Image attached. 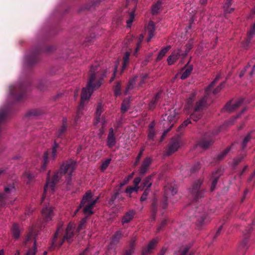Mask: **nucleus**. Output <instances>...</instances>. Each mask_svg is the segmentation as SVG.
<instances>
[{"label": "nucleus", "instance_id": "nucleus-1", "mask_svg": "<svg viewBox=\"0 0 255 255\" xmlns=\"http://www.w3.org/2000/svg\"><path fill=\"white\" fill-rule=\"evenodd\" d=\"M108 73H110L109 70L106 69L101 71L100 67L97 64L91 66L89 71V81L86 87L82 89L80 103L73 121L74 126H80L81 122L84 119L83 109L85 101L90 98L95 89H98L101 86L103 80L106 77Z\"/></svg>", "mask_w": 255, "mask_h": 255}, {"label": "nucleus", "instance_id": "nucleus-2", "mask_svg": "<svg viewBox=\"0 0 255 255\" xmlns=\"http://www.w3.org/2000/svg\"><path fill=\"white\" fill-rule=\"evenodd\" d=\"M221 77V76L220 74H218L216 76L215 79L206 88L205 95L204 97L197 101L195 105H194V102L195 98V94H192L188 98L186 107L188 109H191L192 111V113L190 115V117L193 119V121L196 122L201 118V112L206 105L207 99L211 93L212 88L215 86Z\"/></svg>", "mask_w": 255, "mask_h": 255}, {"label": "nucleus", "instance_id": "nucleus-3", "mask_svg": "<svg viewBox=\"0 0 255 255\" xmlns=\"http://www.w3.org/2000/svg\"><path fill=\"white\" fill-rule=\"evenodd\" d=\"M76 168V162L74 160H70L64 163L59 170L55 173L51 179L49 177L48 173L47 177V181L44 186V191L46 192L48 188H50L52 192L54 191L55 185L58 183L63 176H65L66 181L68 186L70 185L71 177L72 173Z\"/></svg>", "mask_w": 255, "mask_h": 255}, {"label": "nucleus", "instance_id": "nucleus-4", "mask_svg": "<svg viewBox=\"0 0 255 255\" xmlns=\"http://www.w3.org/2000/svg\"><path fill=\"white\" fill-rule=\"evenodd\" d=\"M30 85V80L27 79L24 82L21 81L16 84L11 86L10 92L13 98L17 101L22 100Z\"/></svg>", "mask_w": 255, "mask_h": 255}, {"label": "nucleus", "instance_id": "nucleus-5", "mask_svg": "<svg viewBox=\"0 0 255 255\" xmlns=\"http://www.w3.org/2000/svg\"><path fill=\"white\" fill-rule=\"evenodd\" d=\"M55 50V47L53 45H48L46 46L44 49L40 47H37L33 49L25 57V62L27 66L30 67L38 60V55L42 52L49 53Z\"/></svg>", "mask_w": 255, "mask_h": 255}, {"label": "nucleus", "instance_id": "nucleus-6", "mask_svg": "<svg viewBox=\"0 0 255 255\" xmlns=\"http://www.w3.org/2000/svg\"><path fill=\"white\" fill-rule=\"evenodd\" d=\"M225 126V125H222L220 128L215 129L212 133L207 132L205 133L203 137L198 141V145L205 149L208 148L214 143L213 136L218 134L221 129L223 128Z\"/></svg>", "mask_w": 255, "mask_h": 255}, {"label": "nucleus", "instance_id": "nucleus-7", "mask_svg": "<svg viewBox=\"0 0 255 255\" xmlns=\"http://www.w3.org/2000/svg\"><path fill=\"white\" fill-rule=\"evenodd\" d=\"M202 180H197L193 183L192 188L190 189L192 196L195 201L204 196L205 190L202 186Z\"/></svg>", "mask_w": 255, "mask_h": 255}, {"label": "nucleus", "instance_id": "nucleus-8", "mask_svg": "<svg viewBox=\"0 0 255 255\" xmlns=\"http://www.w3.org/2000/svg\"><path fill=\"white\" fill-rule=\"evenodd\" d=\"M201 208V207L198 208V211H196L194 216L195 218L196 219L195 223L198 229H201L203 226L209 222V219L206 213L200 212Z\"/></svg>", "mask_w": 255, "mask_h": 255}, {"label": "nucleus", "instance_id": "nucleus-9", "mask_svg": "<svg viewBox=\"0 0 255 255\" xmlns=\"http://www.w3.org/2000/svg\"><path fill=\"white\" fill-rule=\"evenodd\" d=\"M30 242H33V248L30 249L26 255H35L37 251L36 246V239L34 234L32 232H30L27 235L24 242V244L26 247H28V244Z\"/></svg>", "mask_w": 255, "mask_h": 255}, {"label": "nucleus", "instance_id": "nucleus-10", "mask_svg": "<svg viewBox=\"0 0 255 255\" xmlns=\"http://www.w3.org/2000/svg\"><path fill=\"white\" fill-rule=\"evenodd\" d=\"M178 115L179 112H176V110L170 109L165 114L164 120L165 121L166 119L169 127L172 128L174 123L177 121L179 118Z\"/></svg>", "mask_w": 255, "mask_h": 255}, {"label": "nucleus", "instance_id": "nucleus-11", "mask_svg": "<svg viewBox=\"0 0 255 255\" xmlns=\"http://www.w3.org/2000/svg\"><path fill=\"white\" fill-rule=\"evenodd\" d=\"M177 192V187L175 186L167 185L164 187V197L162 201V208L166 209L167 206V199L170 195L173 196Z\"/></svg>", "mask_w": 255, "mask_h": 255}, {"label": "nucleus", "instance_id": "nucleus-12", "mask_svg": "<svg viewBox=\"0 0 255 255\" xmlns=\"http://www.w3.org/2000/svg\"><path fill=\"white\" fill-rule=\"evenodd\" d=\"M41 214L44 221V223L42 224V225L44 227L45 226V223L52 220L54 215L53 208L49 205L46 206L42 209Z\"/></svg>", "mask_w": 255, "mask_h": 255}, {"label": "nucleus", "instance_id": "nucleus-13", "mask_svg": "<svg viewBox=\"0 0 255 255\" xmlns=\"http://www.w3.org/2000/svg\"><path fill=\"white\" fill-rule=\"evenodd\" d=\"M244 102V99L241 98L235 104H232L231 101L228 102L223 109V111H228L230 113L233 112L240 107Z\"/></svg>", "mask_w": 255, "mask_h": 255}, {"label": "nucleus", "instance_id": "nucleus-14", "mask_svg": "<svg viewBox=\"0 0 255 255\" xmlns=\"http://www.w3.org/2000/svg\"><path fill=\"white\" fill-rule=\"evenodd\" d=\"M74 227L71 224H69L66 230L65 234L60 244V246L62 245L63 242L67 240L69 243L71 242V239L74 235Z\"/></svg>", "mask_w": 255, "mask_h": 255}, {"label": "nucleus", "instance_id": "nucleus-15", "mask_svg": "<svg viewBox=\"0 0 255 255\" xmlns=\"http://www.w3.org/2000/svg\"><path fill=\"white\" fill-rule=\"evenodd\" d=\"M223 171L221 168H218L215 171L213 172L212 174V184L211 186V191H213L215 190L217 183L220 176L222 175Z\"/></svg>", "mask_w": 255, "mask_h": 255}, {"label": "nucleus", "instance_id": "nucleus-16", "mask_svg": "<svg viewBox=\"0 0 255 255\" xmlns=\"http://www.w3.org/2000/svg\"><path fill=\"white\" fill-rule=\"evenodd\" d=\"M4 193H0V206L3 207L5 203L4 200L7 197L6 194L10 193L14 191L13 185L9 184L6 186L4 189Z\"/></svg>", "mask_w": 255, "mask_h": 255}, {"label": "nucleus", "instance_id": "nucleus-17", "mask_svg": "<svg viewBox=\"0 0 255 255\" xmlns=\"http://www.w3.org/2000/svg\"><path fill=\"white\" fill-rule=\"evenodd\" d=\"M151 162L152 159L150 157H146L144 159L138 170L140 175L143 176L147 172Z\"/></svg>", "mask_w": 255, "mask_h": 255}, {"label": "nucleus", "instance_id": "nucleus-18", "mask_svg": "<svg viewBox=\"0 0 255 255\" xmlns=\"http://www.w3.org/2000/svg\"><path fill=\"white\" fill-rule=\"evenodd\" d=\"M180 56L182 57L181 49H177L174 50L167 59L168 64L170 65L173 64Z\"/></svg>", "mask_w": 255, "mask_h": 255}, {"label": "nucleus", "instance_id": "nucleus-19", "mask_svg": "<svg viewBox=\"0 0 255 255\" xmlns=\"http://www.w3.org/2000/svg\"><path fill=\"white\" fill-rule=\"evenodd\" d=\"M179 146V140L176 139H172L169 143L167 154L168 155L172 154L178 150Z\"/></svg>", "mask_w": 255, "mask_h": 255}, {"label": "nucleus", "instance_id": "nucleus-20", "mask_svg": "<svg viewBox=\"0 0 255 255\" xmlns=\"http://www.w3.org/2000/svg\"><path fill=\"white\" fill-rule=\"evenodd\" d=\"M117 140L113 128L109 129L107 139V145L109 148H112L116 144Z\"/></svg>", "mask_w": 255, "mask_h": 255}, {"label": "nucleus", "instance_id": "nucleus-21", "mask_svg": "<svg viewBox=\"0 0 255 255\" xmlns=\"http://www.w3.org/2000/svg\"><path fill=\"white\" fill-rule=\"evenodd\" d=\"M67 119L66 118H63L62 126L57 132V138H62L64 137L65 133L67 130Z\"/></svg>", "mask_w": 255, "mask_h": 255}, {"label": "nucleus", "instance_id": "nucleus-22", "mask_svg": "<svg viewBox=\"0 0 255 255\" xmlns=\"http://www.w3.org/2000/svg\"><path fill=\"white\" fill-rule=\"evenodd\" d=\"M98 199L99 197H97L96 199L93 200L92 202L85 205L83 209L84 213L88 215V216L92 215L93 214L92 209H93L95 204L97 203Z\"/></svg>", "mask_w": 255, "mask_h": 255}, {"label": "nucleus", "instance_id": "nucleus-23", "mask_svg": "<svg viewBox=\"0 0 255 255\" xmlns=\"http://www.w3.org/2000/svg\"><path fill=\"white\" fill-rule=\"evenodd\" d=\"M123 236V234L121 231H117L112 237L110 242L111 246H116Z\"/></svg>", "mask_w": 255, "mask_h": 255}, {"label": "nucleus", "instance_id": "nucleus-24", "mask_svg": "<svg viewBox=\"0 0 255 255\" xmlns=\"http://www.w3.org/2000/svg\"><path fill=\"white\" fill-rule=\"evenodd\" d=\"M158 241L156 239L152 240L148 244L147 247L144 248L142 252V255H147L151 250L157 245Z\"/></svg>", "mask_w": 255, "mask_h": 255}, {"label": "nucleus", "instance_id": "nucleus-25", "mask_svg": "<svg viewBox=\"0 0 255 255\" xmlns=\"http://www.w3.org/2000/svg\"><path fill=\"white\" fill-rule=\"evenodd\" d=\"M92 199V195L91 191H88L83 196L82 199L81 200L80 208H82L85 206V205L87 203H90L93 200Z\"/></svg>", "mask_w": 255, "mask_h": 255}, {"label": "nucleus", "instance_id": "nucleus-26", "mask_svg": "<svg viewBox=\"0 0 255 255\" xmlns=\"http://www.w3.org/2000/svg\"><path fill=\"white\" fill-rule=\"evenodd\" d=\"M189 62L185 65L183 68V70H184L183 73L181 76V79L184 80L186 79L191 74L192 71L193 70V66L189 64Z\"/></svg>", "mask_w": 255, "mask_h": 255}, {"label": "nucleus", "instance_id": "nucleus-27", "mask_svg": "<svg viewBox=\"0 0 255 255\" xmlns=\"http://www.w3.org/2000/svg\"><path fill=\"white\" fill-rule=\"evenodd\" d=\"M153 175H150L145 178L141 183V187H142L141 190H144L145 188H149L150 189V187L152 185V181L151 178L153 177Z\"/></svg>", "mask_w": 255, "mask_h": 255}, {"label": "nucleus", "instance_id": "nucleus-28", "mask_svg": "<svg viewBox=\"0 0 255 255\" xmlns=\"http://www.w3.org/2000/svg\"><path fill=\"white\" fill-rule=\"evenodd\" d=\"M135 211L133 210H130L126 213L122 218V224H125L129 223L133 219Z\"/></svg>", "mask_w": 255, "mask_h": 255}, {"label": "nucleus", "instance_id": "nucleus-29", "mask_svg": "<svg viewBox=\"0 0 255 255\" xmlns=\"http://www.w3.org/2000/svg\"><path fill=\"white\" fill-rule=\"evenodd\" d=\"M163 4L162 1L158 0L155 3H154L151 8V13L153 15H156L161 9L162 5Z\"/></svg>", "mask_w": 255, "mask_h": 255}, {"label": "nucleus", "instance_id": "nucleus-30", "mask_svg": "<svg viewBox=\"0 0 255 255\" xmlns=\"http://www.w3.org/2000/svg\"><path fill=\"white\" fill-rule=\"evenodd\" d=\"M11 232L12 234V237L15 239L19 238L20 236V228L18 225L16 223H13L11 228Z\"/></svg>", "mask_w": 255, "mask_h": 255}, {"label": "nucleus", "instance_id": "nucleus-31", "mask_svg": "<svg viewBox=\"0 0 255 255\" xmlns=\"http://www.w3.org/2000/svg\"><path fill=\"white\" fill-rule=\"evenodd\" d=\"M137 78V76H134L131 79H130L128 81V83L127 86L126 87V89L125 90V94L127 95L129 91L131 90H132L136 82V79Z\"/></svg>", "mask_w": 255, "mask_h": 255}, {"label": "nucleus", "instance_id": "nucleus-32", "mask_svg": "<svg viewBox=\"0 0 255 255\" xmlns=\"http://www.w3.org/2000/svg\"><path fill=\"white\" fill-rule=\"evenodd\" d=\"M121 193V189L119 188L117 189H115L113 193L112 194L111 197L110 199L109 200V204L110 205H115V200L119 197L120 194Z\"/></svg>", "mask_w": 255, "mask_h": 255}, {"label": "nucleus", "instance_id": "nucleus-33", "mask_svg": "<svg viewBox=\"0 0 255 255\" xmlns=\"http://www.w3.org/2000/svg\"><path fill=\"white\" fill-rule=\"evenodd\" d=\"M171 48V46L168 45L163 48L159 52L156 58V61L161 60L162 58L165 55L168 50Z\"/></svg>", "mask_w": 255, "mask_h": 255}, {"label": "nucleus", "instance_id": "nucleus-34", "mask_svg": "<svg viewBox=\"0 0 255 255\" xmlns=\"http://www.w3.org/2000/svg\"><path fill=\"white\" fill-rule=\"evenodd\" d=\"M255 22H254L253 25L252 26V28H251L250 30L248 33V37H247L246 42L247 45H248L250 43L251 40H252L253 36L255 35Z\"/></svg>", "mask_w": 255, "mask_h": 255}, {"label": "nucleus", "instance_id": "nucleus-35", "mask_svg": "<svg viewBox=\"0 0 255 255\" xmlns=\"http://www.w3.org/2000/svg\"><path fill=\"white\" fill-rule=\"evenodd\" d=\"M114 94L116 97L121 95V83L118 81L116 83V85L114 87Z\"/></svg>", "mask_w": 255, "mask_h": 255}, {"label": "nucleus", "instance_id": "nucleus-36", "mask_svg": "<svg viewBox=\"0 0 255 255\" xmlns=\"http://www.w3.org/2000/svg\"><path fill=\"white\" fill-rule=\"evenodd\" d=\"M104 110L103 108V107L101 104H99L97 106V108L96 112V117L95 119L96 121H98V122H100L101 119V114L103 113Z\"/></svg>", "mask_w": 255, "mask_h": 255}, {"label": "nucleus", "instance_id": "nucleus-37", "mask_svg": "<svg viewBox=\"0 0 255 255\" xmlns=\"http://www.w3.org/2000/svg\"><path fill=\"white\" fill-rule=\"evenodd\" d=\"M252 132H250L248 133L244 138L243 142L242 143L241 145V149L242 150H244L247 146V145L249 141L251 140L252 137H251V133Z\"/></svg>", "mask_w": 255, "mask_h": 255}, {"label": "nucleus", "instance_id": "nucleus-38", "mask_svg": "<svg viewBox=\"0 0 255 255\" xmlns=\"http://www.w3.org/2000/svg\"><path fill=\"white\" fill-rule=\"evenodd\" d=\"M130 55V53L129 52H126L123 57V66H122V70H124L128 63V60H129V57Z\"/></svg>", "mask_w": 255, "mask_h": 255}, {"label": "nucleus", "instance_id": "nucleus-39", "mask_svg": "<svg viewBox=\"0 0 255 255\" xmlns=\"http://www.w3.org/2000/svg\"><path fill=\"white\" fill-rule=\"evenodd\" d=\"M246 111V108H244L242 111L239 113L236 116L232 117L230 120H229L226 123L227 126H229L232 125L235 120L238 119L245 111Z\"/></svg>", "mask_w": 255, "mask_h": 255}, {"label": "nucleus", "instance_id": "nucleus-40", "mask_svg": "<svg viewBox=\"0 0 255 255\" xmlns=\"http://www.w3.org/2000/svg\"><path fill=\"white\" fill-rule=\"evenodd\" d=\"M246 111V108H244L242 111L239 113L236 116L232 117L230 120H229L226 123L227 126H229L232 125L235 120L238 119L245 111Z\"/></svg>", "mask_w": 255, "mask_h": 255}, {"label": "nucleus", "instance_id": "nucleus-41", "mask_svg": "<svg viewBox=\"0 0 255 255\" xmlns=\"http://www.w3.org/2000/svg\"><path fill=\"white\" fill-rule=\"evenodd\" d=\"M231 147H228L224 150H223L222 152L219 154L217 156V160L220 161L222 160L228 154V153L231 150Z\"/></svg>", "mask_w": 255, "mask_h": 255}, {"label": "nucleus", "instance_id": "nucleus-42", "mask_svg": "<svg viewBox=\"0 0 255 255\" xmlns=\"http://www.w3.org/2000/svg\"><path fill=\"white\" fill-rule=\"evenodd\" d=\"M23 177L26 181L27 184H30L33 180L34 176L28 172H25L23 175Z\"/></svg>", "mask_w": 255, "mask_h": 255}, {"label": "nucleus", "instance_id": "nucleus-43", "mask_svg": "<svg viewBox=\"0 0 255 255\" xmlns=\"http://www.w3.org/2000/svg\"><path fill=\"white\" fill-rule=\"evenodd\" d=\"M41 114V111L39 110H32L28 111L26 116L28 117H37Z\"/></svg>", "mask_w": 255, "mask_h": 255}, {"label": "nucleus", "instance_id": "nucleus-44", "mask_svg": "<svg viewBox=\"0 0 255 255\" xmlns=\"http://www.w3.org/2000/svg\"><path fill=\"white\" fill-rule=\"evenodd\" d=\"M191 120H193L190 117L189 119H187L185 120L182 124L178 127V131H181L183 128H185L189 124L191 123Z\"/></svg>", "mask_w": 255, "mask_h": 255}, {"label": "nucleus", "instance_id": "nucleus-45", "mask_svg": "<svg viewBox=\"0 0 255 255\" xmlns=\"http://www.w3.org/2000/svg\"><path fill=\"white\" fill-rule=\"evenodd\" d=\"M246 156V154L243 153L238 155L236 158L234 159L233 164L235 166L238 165L240 163H241L243 159Z\"/></svg>", "mask_w": 255, "mask_h": 255}, {"label": "nucleus", "instance_id": "nucleus-46", "mask_svg": "<svg viewBox=\"0 0 255 255\" xmlns=\"http://www.w3.org/2000/svg\"><path fill=\"white\" fill-rule=\"evenodd\" d=\"M157 211V202L155 200H153L152 203V207H151V211H152V217L153 220H155L156 214Z\"/></svg>", "mask_w": 255, "mask_h": 255}, {"label": "nucleus", "instance_id": "nucleus-47", "mask_svg": "<svg viewBox=\"0 0 255 255\" xmlns=\"http://www.w3.org/2000/svg\"><path fill=\"white\" fill-rule=\"evenodd\" d=\"M129 107V103L124 100L121 105V112L123 114L126 113L128 110Z\"/></svg>", "mask_w": 255, "mask_h": 255}, {"label": "nucleus", "instance_id": "nucleus-48", "mask_svg": "<svg viewBox=\"0 0 255 255\" xmlns=\"http://www.w3.org/2000/svg\"><path fill=\"white\" fill-rule=\"evenodd\" d=\"M48 163V153L47 152H46L44 154L43 163L41 166V170L42 171H44L45 170Z\"/></svg>", "mask_w": 255, "mask_h": 255}, {"label": "nucleus", "instance_id": "nucleus-49", "mask_svg": "<svg viewBox=\"0 0 255 255\" xmlns=\"http://www.w3.org/2000/svg\"><path fill=\"white\" fill-rule=\"evenodd\" d=\"M148 74H142L140 76V80L138 83V86L139 87H143V85L145 84V80L148 78Z\"/></svg>", "mask_w": 255, "mask_h": 255}, {"label": "nucleus", "instance_id": "nucleus-50", "mask_svg": "<svg viewBox=\"0 0 255 255\" xmlns=\"http://www.w3.org/2000/svg\"><path fill=\"white\" fill-rule=\"evenodd\" d=\"M136 239L135 237H133L130 240L128 249L127 250L134 252L135 242Z\"/></svg>", "mask_w": 255, "mask_h": 255}, {"label": "nucleus", "instance_id": "nucleus-51", "mask_svg": "<svg viewBox=\"0 0 255 255\" xmlns=\"http://www.w3.org/2000/svg\"><path fill=\"white\" fill-rule=\"evenodd\" d=\"M111 158H107L105 161L103 162L101 166V170L102 171H105L111 162Z\"/></svg>", "mask_w": 255, "mask_h": 255}, {"label": "nucleus", "instance_id": "nucleus-52", "mask_svg": "<svg viewBox=\"0 0 255 255\" xmlns=\"http://www.w3.org/2000/svg\"><path fill=\"white\" fill-rule=\"evenodd\" d=\"M134 18V11H131L129 14V18L127 20L128 27H130L132 22Z\"/></svg>", "mask_w": 255, "mask_h": 255}, {"label": "nucleus", "instance_id": "nucleus-53", "mask_svg": "<svg viewBox=\"0 0 255 255\" xmlns=\"http://www.w3.org/2000/svg\"><path fill=\"white\" fill-rule=\"evenodd\" d=\"M144 36L143 34H141L139 35V38H138V41L136 43V47L135 49V50L134 51V54L135 55L136 53L138 52V51L139 49L140 44L141 43V42L142 41L143 39Z\"/></svg>", "mask_w": 255, "mask_h": 255}, {"label": "nucleus", "instance_id": "nucleus-54", "mask_svg": "<svg viewBox=\"0 0 255 255\" xmlns=\"http://www.w3.org/2000/svg\"><path fill=\"white\" fill-rule=\"evenodd\" d=\"M192 46L191 44H188L185 46V50L183 51L181 50V53L182 54V58L186 57L189 51L192 49Z\"/></svg>", "mask_w": 255, "mask_h": 255}, {"label": "nucleus", "instance_id": "nucleus-55", "mask_svg": "<svg viewBox=\"0 0 255 255\" xmlns=\"http://www.w3.org/2000/svg\"><path fill=\"white\" fill-rule=\"evenodd\" d=\"M150 191V189L149 188H145L144 190L143 194H142L140 200L141 202H143L145 201L147 199V197Z\"/></svg>", "mask_w": 255, "mask_h": 255}, {"label": "nucleus", "instance_id": "nucleus-56", "mask_svg": "<svg viewBox=\"0 0 255 255\" xmlns=\"http://www.w3.org/2000/svg\"><path fill=\"white\" fill-rule=\"evenodd\" d=\"M147 29L148 32L154 33L155 29L154 23L152 21L149 22Z\"/></svg>", "mask_w": 255, "mask_h": 255}, {"label": "nucleus", "instance_id": "nucleus-57", "mask_svg": "<svg viewBox=\"0 0 255 255\" xmlns=\"http://www.w3.org/2000/svg\"><path fill=\"white\" fill-rule=\"evenodd\" d=\"M58 146V143H56V141L55 140L54 142V144L52 147V156L54 159L56 155V152H57V148Z\"/></svg>", "mask_w": 255, "mask_h": 255}, {"label": "nucleus", "instance_id": "nucleus-58", "mask_svg": "<svg viewBox=\"0 0 255 255\" xmlns=\"http://www.w3.org/2000/svg\"><path fill=\"white\" fill-rule=\"evenodd\" d=\"M61 230H62V228L61 227H58L56 232H55L54 237H53V240H52V243L53 245H55L56 241L58 237L59 233Z\"/></svg>", "mask_w": 255, "mask_h": 255}, {"label": "nucleus", "instance_id": "nucleus-59", "mask_svg": "<svg viewBox=\"0 0 255 255\" xmlns=\"http://www.w3.org/2000/svg\"><path fill=\"white\" fill-rule=\"evenodd\" d=\"M225 84V82H222L219 85L217 88H216L213 91V94L214 95H216L222 89V87Z\"/></svg>", "mask_w": 255, "mask_h": 255}, {"label": "nucleus", "instance_id": "nucleus-60", "mask_svg": "<svg viewBox=\"0 0 255 255\" xmlns=\"http://www.w3.org/2000/svg\"><path fill=\"white\" fill-rule=\"evenodd\" d=\"M167 224V220H163L160 225H159L157 228V232H159L162 230V229L166 226Z\"/></svg>", "mask_w": 255, "mask_h": 255}, {"label": "nucleus", "instance_id": "nucleus-61", "mask_svg": "<svg viewBox=\"0 0 255 255\" xmlns=\"http://www.w3.org/2000/svg\"><path fill=\"white\" fill-rule=\"evenodd\" d=\"M155 135V132L154 130L150 129L149 130L148 134V140H153V138Z\"/></svg>", "mask_w": 255, "mask_h": 255}, {"label": "nucleus", "instance_id": "nucleus-62", "mask_svg": "<svg viewBox=\"0 0 255 255\" xmlns=\"http://www.w3.org/2000/svg\"><path fill=\"white\" fill-rule=\"evenodd\" d=\"M157 102L153 100H151L148 104V109L150 110H153L156 107Z\"/></svg>", "mask_w": 255, "mask_h": 255}, {"label": "nucleus", "instance_id": "nucleus-63", "mask_svg": "<svg viewBox=\"0 0 255 255\" xmlns=\"http://www.w3.org/2000/svg\"><path fill=\"white\" fill-rule=\"evenodd\" d=\"M232 4V1L229 0H227L224 5V8L225 11H227L228 8L230 7V6Z\"/></svg>", "mask_w": 255, "mask_h": 255}, {"label": "nucleus", "instance_id": "nucleus-64", "mask_svg": "<svg viewBox=\"0 0 255 255\" xmlns=\"http://www.w3.org/2000/svg\"><path fill=\"white\" fill-rule=\"evenodd\" d=\"M189 248L188 247H185L183 248L181 252L180 255H192L191 254H189Z\"/></svg>", "mask_w": 255, "mask_h": 255}]
</instances>
